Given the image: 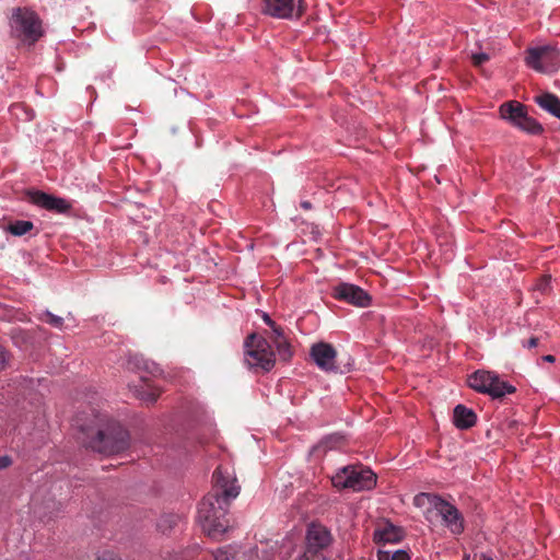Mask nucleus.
I'll list each match as a JSON object with an SVG mask.
<instances>
[{"label":"nucleus","instance_id":"1","mask_svg":"<svg viewBox=\"0 0 560 560\" xmlns=\"http://www.w3.org/2000/svg\"><path fill=\"white\" fill-rule=\"evenodd\" d=\"M213 490L209 492L198 506L197 521L209 536L217 537L226 532L229 521L226 512L230 501L240 494L236 479L223 475L220 468L213 471Z\"/></svg>","mask_w":560,"mask_h":560},{"label":"nucleus","instance_id":"2","mask_svg":"<svg viewBox=\"0 0 560 560\" xmlns=\"http://www.w3.org/2000/svg\"><path fill=\"white\" fill-rule=\"evenodd\" d=\"M81 433L80 440L86 448L104 455L120 453L129 446L128 431L114 420L104 424L100 420L95 427L81 425Z\"/></svg>","mask_w":560,"mask_h":560},{"label":"nucleus","instance_id":"3","mask_svg":"<svg viewBox=\"0 0 560 560\" xmlns=\"http://www.w3.org/2000/svg\"><path fill=\"white\" fill-rule=\"evenodd\" d=\"M415 504L423 505L425 502L442 517L443 524L454 535H460L464 529V517L458 509L439 495L420 493L415 497Z\"/></svg>","mask_w":560,"mask_h":560},{"label":"nucleus","instance_id":"4","mask_svg":"<svg viewBox=\"0 0 560 560\" xmlns=\"http://www.w3.org/2000/svg\"><path fill=\"white\" fill-rule=\"evenodd\" d=\"M10 25L13 35L28 45L35 44L43 36L38 15L27 8L14 9Z\"/></svg>","mask_w":560,"mask_h":560},{"label":"nucleus","instance_id":"5","mask_svg":"<svg viewBox=\"0 0 560 560\" xmlns=\"http://www.w3.org/2000/svg\"><path fill=\"white\" fill-rule=\"evenodd\" d=\"M245 362L249 368L269 372L276 363L275 352L266 338L250 334L244 342Z\"/></svg>","mask_w":560,"mask_h":560},{"label":"nucleus","instance_id":"6","mask_svg":"<svg viewBox=\"0 0 560 560\" xmlns=\"http://www.w3.org/2000/svg\"><path fill=\"white\" fill-rule=\"evenodd\" d=\"M331 483L338 489L370 490L376 483V475L369 468L347 466L331 477Z\"/></svg>","mask_w":560,"mask_h":560},{"label":"nucleus","instance_id":"7","mask_svg":"<svg viewBox=\"0 0 560 560\" xmlns=\"http://www.w3.org/2000/svg\"><path fill=\"white\" fill-rule=\"evenodd\" d=\"M524 60L530 69L550 75L560 67V49L553 45L532 47L526 49Z\"/></svg>","mask_w":560,"mask_h":560},{"label":"nucleus","instance_id":"8","mask_svg":"<svg viewBox=\"0 0 560 560\" xmlns=\"http://www.w3.org/2000/svg\"><path fill=\"white\" fill-rule=\"evenodd\" d=\"M502 119L509 121L512 126L529 135H540L544 131L542 126L533 117L528 116L527 107L517 102L509 101L503 103L500 108Z\"/></svg>","mask_w":560,"mask_h":560},{"label":"nucleus","instance_id":"9","mask_svg":"<svg viewBox=\"0 0 560 560\" xmlns=\"http://www.w3.org/2000/svg\"><path fill=\"white\" fill-rule=\"evenodd\" d=\"M468 385L472 389L489 394L493 398H501L515 392V387L502 381L498 374L489 371H476L468 377Z\"/></svg>","mask_w":560,"mask_h":560},{"label":"nucleus","instance_id":"10","mask_svg":"<svg viewBox=\"0 0 560 560\" xmlns=\"http://www.w3.org/2000/svg\"><path fill=\"white\" fill-rule=\"evenodd\" d=\"M304 9L303 0H264L261 12L275 19H299Z\"/></svg>","mask_w":560,"mask_h":560},{"label":"nucleus","instance_id":"11","mask_svg":"<svg viewBox=\"0 0 560 560\" xmlns=\"http://www.w3.org/2000/svg\"><path fill=\"white\" fill-rule=\"evenodd\" d=\"M336 300L347 302L358 307H366L371 303V296L362 288L351 283H339L332 289Z\"/></svg>","mask_w":560,"mask_h":560},{"label":"nucleus","instance_id":"12","mask_svg":"<svg viewBox=\"0 0 560 560\" xmlns=\"http://www.w3.org/2000/svg\"><path fill=\"white\" fill-rule=\"evenodd\" d=\"M27 196L30 201L35 206L60 214L68 213L72 207L67 199L49 195L42 190H30Z\"/></svg>","mask_w":560,"mask_h":560},{"label":"nucleus","instance_id":"13","mask_svg":"<svg viewBox=\"0 0 560 560\" xmlns=\"http://www.w3.org/2000/svg\"><path fill=\"white\" fill-rule=\"evenodd\" d=\"M311 357L322 371L332 372L337 370V351L330 343L324 341L314 343L311 348Z\"/></svg>","mask_w":560,"mask_h":560},{"label":"nucleus","instance_id":"14","mask_svg":"<svg viewBox=\"0 0 560 560\" xmlns=\"http://www.w3.org/2000/svg\"><path fill=\"white\" fill-rule=\"evenodd\" d=\"M330 532L322 524L312 523L307 528L304 552H320L331 544Z\"/></svg>","mask_w":560,"mask_h":560},{"label":"nucleus","instance_id":"15","mask_svg":"<svg viewBox=\"0 0 560 560\" xmlns=\"http://www.w3.org/2000/svg\"><path fill=\"white\" fill-rule=\"evenodd\" d=\"M404 537L401 528L394 524L386 522L380 524L373 534V540L377 545H385L388 542H399Z\"/></svg>","mask_w":560,"mask_h":560},{"label":"nucleus","instance_id":"16","mask_svg":"<svg viewBox=\"0 0 560 560\" xmlns=\"http://www.w3.org/2000/svg\"><path fill=\"white\" fill-rule=\"evenodd\" d=\"M130 389L133 390L136 397L147 404H154L161 394V390L145 377H141L140 383L130 386Z\"/></svg>","mask_w":560,"mask_h":560},{"label":"nucleus","instance_id":"17","mask_svg":"<svg viewBox=\"0 0 560 560\" xmlns=\"http://www.w3.org/2000/svg\"><path fill=\"white\" fill-rule=\"evenodd\" d=\"M477 416L472 409L457 405L453 411V422L457 429L467 430L476 424Z\"/></svg>","mask_w":560,"mask_h":560},{"label":"nucleus","instance_id":"18","mask_svg":"<svg viewBox=\"0 0 560 560\" xmlns=\"http://www.w3.org/2000/svg\"><path fill=\"white\" fill-rule=\"evenodd\" d=\"M535 102L546 112L560 119V98L546 92L535 97Z\"/></svg>","mask_w":560,"mask_h":560},{"label":"nucleus","instance_id":"19","mask_svg":"<svg viewBox=\"0 0 560 560\" xmlns=\"http://www.w3.org/2000/svg\"><path fill=\"white\" fill-rule=\"evenodd\" d=\"M34 228V224L31 221L25 220H16L14 222H11L7 230L14 236H22L30 231H32Z\"/></svg>","mask_w":560,"mask_h":560},{"label":"nucleus","instance_id":"20","mask_svg":"<svg viewBox=\"0 0 560 560\" xmlns=\"http://www.w3.org/2000/svg\"><path fill=\"white\" fill-rule=\"evenodd\" d=\"M377 560H410V555L406 550H378Z\"/></svg>","mask_w":560,"mask_h":560},{"label":"nucleus","instance_id":"21","mask_svg":"<svg viewBox=\"0 0 560 560\" xmlns=\"http://www.w3.org/2000/svg\"><path fill=\"white\" fill-rule=\"evenodd\" d=\"M179 521V516L175 514H164L160 517L158 522V528L162 533H166L171 530L174 526L177 525Z\"/></svg>","mask_w":560,"mask_h":560},{"label":"nucleus","instance_id":"22","mask_svg":"<svg viewBox=\"0 0 560 560\" xmlns=\"http://www.w3.org/2000/svg\"><path fill=\"white\" fill-rule=\"evenodd\" d=\"M277 347V351L280 355V358L284 361L289 360L293 352L291 349V345L288 342L287 338L279 339V341L273 342Z\"/></svg>","mask_w":560,"mask_h":560},{"label":"nucleus","instance_id":"23","mask_svg":"<svg viewBox=\"0 0 560 560\" xmlns=\"http://www.w3.org/2000/svg\"><path fill=\"white\" fill-rule=\"evenodd\" d=\"M236 552L231 546L219 548L213 552L215 560H235Z\"/></svg>","mask_w":560,"mask_h":560},{"label":"nucleus","instance_id":"24","mask_svg":"<svg viewBox=\"0 0 560 560\" xmlns=\"http://www.w3.org/2000/svg\"><path fill=\"white\" fill-rule=\"evenodd\" d=\"M44 320L46 323H48L49 325L56 327V328H61L62 324H63V319L62 317L60 316H57V315H54L52 313L50 312H46L45 313V318Z\"/></svg>","mask_w":560,"mask_h":560},{"label":"nucleus","instance_id":"25","mask_svg":"<svg viewBox=\"0 0 560 560\" xmlns=\"http://www.w3.org/2000/svg\"><path fill=\"white\" fill-rule=\"evenodd\" d=\"M489 59H490V57L486 52L474 54L471 56V61L475 67H480L481 65L487 62Z\"/></svg>","mask_w":560,"mask_h":560},{"label":"nucleus","instance_id":"26","mask_svg":"<svg viewBox=\"0 0 560 560\" xmlns=\"http://www.w3.org/2000/svg\"><path fill=\"white\" fill-rule=\"evenodd\" d=\"M294 560H326L323 553L320 552H304L303 555L296 557Z\"/></svg>","mask_w":560,"mask_h":560},{"label":"nucleus","instance_id":"27","mask_svg":"<svg viewBox=\"0 0 560 560\" xmlns=\"http://www.w3.org/2000/svg\"><path fill=\"white\" fill-rule=\"evenodd\" d=\"M550 276H545L540 278L536 284V290L540 291L541 293H545L550 287Z\"/></svg>","mask_w":560,"mask_h":560},{"label":"nucleus","instance_id":"28","mask_svg":"<svg viewBox=\"0 0 560 560\" xmlns=\"http://www.w3.org/2000/svg\"><path fill=\"white\" fill-rule=\"evenodd\" d=\"M272 329V336L270 337L272 342H276V341H279V339H284V332H283V329L279 326H277V324L271 327Z\"/></svg>","mask_w":560,"mask_h":560},{"label":"nucleus","instance_id":"29","mask_svg":"<svg viewBox=\"0 0 560 560\" xmlns=\"http://www.w3.org/2000/svg\"><path fill=\"white\" fill-rule=\"evenodd\" d=\"M523 347L532 349L539 345V338L537 337H530L528 340L522 341Z\"/></svg>","mask_w":560,"mask_h":560},{"label":"nucleus","instance_id":"30","mask_svg":"<svg viewBox=\"0 0 560 560\" xmlns=\"http://www.w3.org/2000/svg\"><path fill=\"white\" fill-rule=\"evenodd\" d=\"M8 362V353L7 351L0 346V370H3L7 366Z\"/></svg>","mask_w":560,"mask_h":560},{"label":"nucleus","instance_id":"31","mask_svg":"<svg viewBox=\"0 0 560 560\" xmlns=\"http://www.w3.org/2000/svg\"><path fill=\"white\" fill-rule=\"evenodd\" d=\"M12 464V459L10 456H0V470L8 468Z\"/></svg>","mask_w":560,"mask_h":560},{"label":"nucleus","instance_id":"32","mask_svg":"<svg viewBox=\"0 0 560 560\" xmlns=\"http://www.w3.org/2000/svg\"><path fill=\"white\" fill-rule=\"evenodd\" d=\"M96 560H121V559L114 556L113 553H104L103 556L98 557Z\"/></svg>","mask_w":560,"mask_h":560},{"label":"nucleus","instance_id":"33","mask_svg":"<svg viewBox=\"0 0 560 560\" xmlns=\"http://www.w3.org/2000/svg\"><path fill=\"white\" fill-rule=\"evenodd\" d=\"M264 320L270 328L276 325V323L267 314L264 315Z\"/></svg>","mask_w":560,"mask_h":560},{"label":"nucleus","instance_id":"34","mask_svg":"<svg viewBox=\"0 0 560 560\" xmlns=\"http://www.w3.org/2000/svg\"><path fill=\"white\" fill-rule=\"evenodd\" d=\"M542 360L546 361V362L552 363V362H555L556 358L553 355H551V354H547V355L542 357Z\"/></svg>","mask_w":560,"mask_h":560},{"label":"nucleus","instance_id":"35","mask_svg":"<svg viewBox=\"0 0 560 560\" xmlns=\"http://www.w3.org/2000/svg\"><path fill=\"white\" fill-rule=\"evenodd\" d=\"M301 206H302L304 209H306V210L311 209V202H310V201H303V202L301 203Z\"/></svg>","mask_w":560,"mask_h":560},{"label":"nucleus","instance_id":"36","mask_svg":"<svg viewBox=\"0 0 560 560\" xmlns=\"http://www.w3.org/2000/svg\"><path fill=\"white\" fill-rule=\"evenodd\" d=\"M483 560H492V559H490V558H485Z\"/></svg>","mask_w":560,"mask_h":560}]
</instances>
